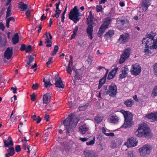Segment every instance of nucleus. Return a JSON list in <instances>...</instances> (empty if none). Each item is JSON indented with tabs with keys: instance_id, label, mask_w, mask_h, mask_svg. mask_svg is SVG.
I'll use <instances>...</instances> for the list:
<instances>
[{
	"instance_id": "1",
	"label": "nucleus",
	"mask_w": 157,
	"mask_h": 157,
	"mask_svg": "<svg viewBox=\"0 0 157 157\" xmlns=\"http://www.w3.org/2000/svg\"><path fill=\"white\" fill-rule=\"evenodd\" d=\"M79 119V117H76L71 113L69 115L68 117L63 121L67 135L71 132L72 129L75 128Z\"/></svg>"
},
{
	"instance_id": "39",
	"label": "nucleus",
	"mask_w": 157,
	"mask_h": 157,
	"mask_svg": "<svg viewBox=\"0 0 157 157\" xmlns=\"http://www.w3.org/2000/svg\"><path fill=\"white\" fill-rule=\"evenodd\" d=\"M43 82H44V86L46 88H48V87H50V86L52 85V84L51 83L50 81H45V78H44L43 79Z\"/></svg>"
},
{
	"instance_id": "42",
	"label": "nucleus",
	"mask_w": 157,
	"mask_h": 157,
	"mask_svg": "<svg viewBox=\"0 0 157 157\" xmlns=\"http://www.w3.org/2000/svg\"><path fill=\"white\" fill-rule=\"evenodd\" d=\"M88 103H87L85 105L81 106H79L78 108V109L80 111H83L87 109L88 108Z\"/></svg>"
},
{
	"instance_id": "20",
	"label": "nucleus",
	"mask_w": 157,
	"mask_h": 157,
	"mask_svg": "<svg viewBox=\"0 0 157 157\" xmlns=\"http://www.w3.org/2000/svg\"><path fill=\"white\" fill-rule=\"evenodd\" d=\"M56 86L59 88L64 89V84L63 83L61 78L59 77L58 78H56V82L55 83Z\"/></svg>"
},
{
	"instance_id": "44",
	"label": "nucleus",
	"mask_w": 157,
	"mask_h": 157,
	"mask_svg": "<svg viewBox=\"0 0 157 157\" xmlns=\"http://www.w3.org/2000/svg\"><path fill=\"white\" fill-rule=\"evenodd\" d=\"M75 79L76 80H81L82 78V76L79 75L78 72L77 71H75Z\"/></svg>"
},
{
	"instance_id": "33",
	"label": "nucleus",
	"mask_w": 157,
	"mask_h": 157,
	"mask_svg": "<svg viewBox=\"0 0 157 157\" xmlns=\"http://www.w3.org/2000/svg\"><path fill=\"white\" fill-rule=\"evenodd\" d=\"M103 117L101 116L98 115L97 116L94 118L95 121L98 124L101 122L102 121Z\"/></svg>"
},
{
	"instance_id": "18",
	"label": "nucleus",
	"mask_w": 157,
	"mask_h": 157,
	"mask_svg": "<svg viewBox=\"0 0 157 157\" xmlns=\"http://www.w3.org/2000/svg\"><path fill=\"white\" fill-rule=\"evenodd\" d=\"M151 0H143L141 6L143 11H146L151 4Z\"/></svg>"
},
{
	"instance_id": "36",
	"label": "nucleus",
	"mask_w": 157,
	"mask_h": 157,
	"mask_svg": "<svg viewBox=\"0 0 157 157\" xmlns=\"http://www.w3.org/2000/svg\"><path fill=\"white\" fill-rule=\"evenodd\" d=\"M132 102H133V100H128L126 101L124 104L127 107H129L132 106Z\"/></svg>"
},
{
	"instance_id": "43",
	"label": "nucleus",
	"mask_w": 157,
	"mask_h": 157,
	"mask_svg": "<svg viewBox=\"0 0 157 157\" xmlns=\"http://www.w3.org/2000/svg\"><path fill=\"white\" fill-rule=\"evenodd\" d=\"M94 62L95 60L94 57L92 56L89 55V64L91 65L94 63Z\"/></svg>"
},
{
	"instance_id": "53",
	"label": "nucleus",
	"mask_w": 157,
	"mask_h": 157,
	"mask_svg": "<svg viewBox=\"0 0 157 157\" xmlns=\"http://www.w3.org/2000/svg\"><path fill=\"white\" fill-rule=\"evenodd\" d=\"M89 157H98L94 152L89 151Z\"/></svg>"
},
{
	"instance_id": "9",
	"label": "nucleus",
	"mask_w": 157,
	"mask_h": 157,
	"mask_svg": "<svg viewBox=\"0 0 157 157\" xmlns=\"http://www.w3.org/2000/svg\"><path fill=\"white\" fill-rule=\"evenodd\" d=\"M132 67L130 71L132 74L136 76L139 75L141 71V68L139 64L138 63L133 64Z\"/></svg>"
},
{
	"instance_id": "11",
	"label": "nucleus",
	"mask_w": 157,
	"mask_h": 157,
	"mask_svg": "<svg viewBox=\"0 0 157 157\" xmlns=\"http://www.w3.org/2000/svg\"><path fill=\"white\" fill-rule=\"evenodd\" d=\"M117 89L116 85L114 83H112L109 87V89L108 90V94L111 97H114L117 92Z\"/></svg>"
},
{
	"instance_id": "2",
	"label": "nucleus",
	"mask_w": 157,
	"mask_h": 157,
	"mask_svg": "<svg viewBox=\"0 0 157 157\" xmlns=\"http://www.w3.org/2000/svg\"><path fill=\"white\" fill-rule=\"evenodd\" d=\"M136 134L138 137H145L152 136L150 128L146 123H143L141 124L136 132Z\"/></svg>"
},
{
	"instance_id": "27",
	"label": "nucleus",
	"mask_w": 157,
	"mask_h": 157,
	"mask_svg": "<svg viewBox=\"0 0 157 157\" xmlns=\"http://www.w3.org/2000/svg\"><path fill=\"white\" fill-rule=\"evenodd\" d=\"M108 90L107 86L104 85L103 87V88L101 89L100 92L103 95H107L108 94Z\"/></svg>"
},
{
	"instance_id": "63",
	"label": "nucleus",
	"mask_w": 157,
	"mask_h": 157,
	"mask_svg": "<svg viewBox=\"0 0 157 157\" xmlns=\"http://www.w3.org/2000/svg\"><path fill=\"white\" fill-rule=\"evenodd\" d=\"M6 20L7 21L9 22L11 21H12L13 22H14L15 21V19L13 17H10L7 18L6 19Z\"/></svg>"
},
{
	"instance_id": "41",
	"label": "nucleus",
	"mask_w": 157,
	"mask_h": 157,
	"mask_svg": "<svg viewBox=\"0 0 157 157\" xmlns=\"http://www.w3.org/2000/svg\"><path fill=\"white\" fill-rule=\"evenodd\" d=\"M59 50V47L58 45H56L54 46V48L53 51L52 52V56H54L57 52Z\"/></svg>"
},
{
	"instance_id": "12",
	"label": "nucleus",
	"mask_w": 157,
	"mask_h": 157,
	"mask_svg": "<svg viewBox=\"0 0 157 157\" xmlns=\"http://www.w3.org/2000/svg\"><path fill=\"white\" fill-rule=\"evenodd\" d=\"M131 49L130 48H127L124 50V52L121 55L119 59V62L122 63L124 62L126 59L128 58L130 54Z\"/></svg>"
},
{
	"instance_id": "28",
	"label": "nucleus",
	"mask_w": 157,
	"mask_h": 157,
	"mask_svg": "<svg viewBox=\"0 0 157 157\" xmlns=\"http://www.w3.org/2000/svg\"><path fill=\"white\" fill-rule=\"evenodd\" d=\"M7 152L9 156H13L14 154V148L13 147H9L7 150Z\"/></svg>"
},
{
	"instance_id": "58",
	"label": "nucleus",
	"mask_w": 157,
	"mask_h": 157,
	"mask_svg": "<svg viewBox=\"0 0 157 157\" xmlns=\"http://www.w3.org/2000/svg\"><path fill=\"white\" fill-rule=\"evenodd\" d=\"M15 149L16 152H19L21 150L20 146L19 145H16L15 146Z\"/></svg>"
},
{
	"instance_id": "29",
	"label": "nucleus",
	"mask_w": 157,
	"mask_h": 157,
	"mask_svg": "<svg viewBox=\"0 0 157 157\" xmlns=\"http://www.w3.org/2000/svg\"><path fill=\"white\" fill-rule=\"evenodd\" d=\"M29 61L26 63V66L29 65L30 66V64L34 61V57L33 55H30L28 57Z\"/></svg>"
},
{
	"instance_id": "13",
	"label": "nucleus",
	"mask_w": 157,
	"mask_h": 157,
	"mask_svg": "<svg viewBox=\"0 0 157 157\" xmlns=\"http://www.w3.org/2000/svg\"><path fill=\"white\" fill-rule=\"evenodd\" d=\"M63 146L62 147L63 148L64 150L66 151H69L71 150H72L74 148V146L75 145V144L71 141L68 142H63Z\"/></svg>"
},
{
	"instance_id": "35",
	"label": "nucleus",
	"mask_w": 157,
	"mask_h": 157,
	"mask_svg": "<svg viewBox=\"0 0 157 157\" xmlns=\"http://www.w3.org/2000/svg\"><path fill=\"white\" fill-rule=\"evenodd\" d=\"M79 130L82 134H84L87 130V128H85L84 125L81 126L79 127Z\"/></svg>"
},
{
	"instance_id": "52",
	"label": "nucleus",
	"mask_w": 157,
	"mask_h": 157,
	"mask_svg": "<svg viewBox=\"0 0 157 157\" xmlns=\"http://www.w3.org/2000/svg\"><path fill=\"white\" fill-rule=\"evenodd\" d=\"M78 44L80 47L83 46L85 45V43L82 40H80L78 41Z\"/></svg>"
},
{
	"instance_id": "57",
	"label": "nucleus",
	"mask_w": 157,
	"mask_h": 157,
	"mask_svg": "<svg viewBox=\"0 0 157 157\" xmlns=\"http://www.w3.org/2000/svg\"><path fill=\"white\" fill-rule=\"evenodd\" d=\"M26 15L27 18H30L31 15V12L29 10H28L26 12Z\"/></svg>"
},
{
	"instance_id": "59",
	"label": "nucleus",
	"mask_w": 157,
	"mask_h": 157,
	"mask_svg": "<svg viewBox=\"0 0 157 157\" xmlns=\"http://www.w3.org/2000/svg\"><path fill=\"white\" fill-rule=\"evenodd\" d=\"M70 60H69V63L68 64V66H70V65H72L73 64V57L71 56H70Z\"/></svg>"
},
{
	"instance_id": "25",
	"label": "nucleus",
	"mask_w": 157,
	"mask_h": 157,
	"mask_svg": "<svg viewBox=\"0 0 157 157\" xmlns=\"http://www.w3.org/2000/svg\"><path fill=\"white\" fill-rule=\"evenodd\" d=\"M19 37L17 33H16L12 38V43L14 44H16L19 41Z\"/></svg>"
},
{
	"instance_id": "6",
	"label": "nucleus",
	"mask_w": 157,
	"mask_h": 157,
	"mask_svg": "<svg viewBox=\"0 0 157 157\" xmlns=\"http://www.w3.org/2000/svg\"><path fill=\"white\" fill-rule=\"evenodd\" d=\"M129 24V21L127 19L118 18L117 21V25L118 28L122 30L126 28Z\"/></svg>"
},
{
	"instance_id": "32",
	"label": "nucleus",
	"mask_w": 157,
	"mask_h": 157,
	"mask_svg": "<svg viewBox=\"0 0 157 157\" xmlns=\"http://www.w3.org/2000/svg\"><path fill=\"white\" fill-rule=\"evenodd\" d=\"M52 129V127H50L44 131V134L45 137H48L49 136L50 132Z\"/></svg>"
},
{
	"instance_id": "19",
	"label": "nucleus",
	"mask_w": 157,
	"mask_h": 157,
	"mask_svg": "<svg viewBox=\"0 0 157 157\" xmlns=\"http://www.w3.org/2000/svg\"><path fill=\"white\" fill-rule=\"evenodd\" d=\"M61 2L60 0H59V1L58 3L56 4V10H55V14L52 15L53 17L58 18L59 17V14L61 13L62 10H59V6Z\"/></svg>"
},
{
	"instance_id": "37",
	"label": "nucleus",
	"mask_w": 157,
	"mask_h": 157,
	"mask_svg": "<svg viewBox=\"0 0 157 157\" xmlns=\"http://www.w3.org/2000/svg\"><path fill=\"white\" fill-rule=\"evenodd\" d=\"M10 5L11 4H10V5L8 6L7 9L6 16V18L12 15V13H10L11 10V9L10 8Z\"/></svg>"
},
{
	"instance_id": "31",
	"label": "nucleus",
	"mask_w": 157,
	"mask_h": 157,
	"mask_svg": "<svg viewBox=\"0 0 157 157\" xmlns=\"http://www.w3.org/2000/svg\"><path fill=\"white\" fill-rule=\"evenodd\" d=\"M106 80L105 78H102L100 80L98 87V89H100L101 87L105 83Z\"/></svg>"
},
{
	"instance_id": "51",
	"label": "nucleus",
	"mask_w": 157,
	"mask_h": 157,
	"mask_svg": "<svg viewBox=\"0 0 157 157\" xmlns=\"http://www.w3.org/2000/svg\"><path fill=\"white\" fill-rule=\"evenodd\" d=\"M152 94L155 96L157 95V86H155V88L153 89Z\"/></svg>"
},
{
	"instance_id": "48",
	"label": "nucleus",
	"mask_w": 157,
	"mask_h": 157,
	"mask_svg": "<svg viewBox=\"0 0 157 157\" xmlns=\"http://www.w3.org/2000/svg\"><path fill=\"white\" fill-rule=\"evenodd\" d=\"M96 11L97 12H102V7L101 5H99L97 6Z\"/></svg>"
},
{
	"instance_id": "21",
	"label": "nucleus",
	"mask_w": 157,
	"mask_h": 157,
	"mask_svg": "<svg viewBox=\"0 0 157 157\" xmlns=\"http://www.w3.org/2000/svg\"><path fill=\"white\" fill-rule=\"evenodd\" d=\"M51 96L49 93H47L43 96V103L47 104L50 101Z\"/></svg>"
},
{
	"instance_id": "34",
	"label": "nucleus",
	"mask_w": 157,
	"mask_h": 157,
	"mask_svg": "<svg viewBox=\"0 0 157 157\" xmlns=\"http://www.w3.org/2000/svg\"><path fill=\"white\" fill-rule=\"evenodd\" d=\"M32 118L33 120L36 121L37 124L39 123L41 120V118L39 116H37V117L36 115H33L32 116Z\"/></svg>"
},
{
	"instance_id": "61",
	"label": "nucleus",
	"mask_w": 157,
	"mask_h": 157,
	"mask_svg": "<svg viewBox=\"0 0 157 157\" xmlns=\"http://www.w3.org/2000/svg\"><path fill=\"white\" fill-rule=\"evenodd\" d=\"M154 72L155 74L157 75V63H156L154 66Z\"/></svg>"
},
{
	"instance_id": "3",
	"label": "nucleus",
	"mask_w": 157,
	"mask_h": 157,
	"mask_svg": "<svg viewBox=\"0 0 157 157\" xmlns=\"http://www.w3.org/2000/svg\"><path fill=\"white\" fill-rule=\"evenodd\" d=\"M121 112L123 114L124 117V123L123 126L124 128L130 127L134 124L132 121V115L129 111H125L124 110H121Z\"/></svg>"
},
{
	"instance_id": "55",
	"label": "nucleus",
	"mask_w": 157,
	"mask_h": 157,
	"mask_svg": "<svg viewBox=\"0 0 157 157\" xmlns=\"http://www.w3.org/2000/svg\"><path fill=\"white\" fill-rule=\"evenodd\" d=\"M30 96L31 97V100L32 101H34L36 99L35 93H33V94L30 95Z\"/></svg>"
},
{
	"instance_id": "38",
	"label": "nucleus",
	"mask_w": 157,
	"mask_h": 157,
	"mask_svg": "<svg viewBox=\"0 0 157 157\" xmlns=\"http://www.w3.org/2000/svg\"><path fill=\"white\" fill-rule=\"evenodd\" d=\"M114 34V31L113 30H109L107 32L105 35V37H112Z\"/></svg>"
},
{
	"instance_id": "8",
	"label": "nucleus",
	"mask_w": 157,
	"mask_h": 157,
	"mask_svg": "<svg viewBox=\"0 0 157 157\" xmlns=\"http://www.w3.org/2000/svg\"><path fill=\"white\" fill-rule=\"evenodd\" d=\"M151 149V146L146 144L139 148V151L141 155L144 156L150 153Z\"/></svg>"
},
{
	"instance_id": "49",
	"label": "nucleus",
	"mask_w": 157,
	"mask_h": 157,
	"mask_svg": "<svg viewBox=\"0 0 157 157\" xmlns=\"http://www.w3.org/2000/svg\"><path fill=\"white\" fill-rule=\"evenodd\" d=\"M66 71H67L68 73L70 74H71L72 72V69L70 66H66Z\"/></svg>"
},
{
	"instance_id": "5",
	"label": "nucleus",
	"mask_w": 157,
	"mask_h": 157,
	"mask_svg": "<svg viewBox=\"0 0 157 157\" xmlns=\"http://www.w3.org/2000/svg\"><path fill=\"white\" fill-rule=\"evenodd\" d=\"M111 20V18L110 17L105 18L104 22L101 25L98 33V36L99 37H101L106 29L108 28Z\"/></svg>"
},
{
	"instance_id": "4",
	"label": "nucleus",
	"mask_w": 157,
	"mask_h": 157,
	"mask_svg": "<svg viewBox=\"0 0 157 157\" xmlns=\"http://www.w3.org/2000/svg\"><path fill=\"white\" fill-rule=\"evenodd\" d=\"M77 7V6H75L71 10L69 14V18L75 23L78 21L81 18V15Z\"/></svg>"
},
{
	"instance_id": "24",
	"label": "nucleus",
	"mask_w": 157,
	"mask_h": 157,
	"mask_svg": "<svg viewBox=\"0 0 157 157\" xmlns=\"http://www.w3.org/2000/svg\"><path fill=\"white\" fill-rule=\"evenodd\" d=\"M118 120L119 118L117 116L113 115L112 116L108 119V120L109 122L113 123H115L118 122Z\"/></svg>"
},
{
	"instance_id": "30",
	"label": "nucleus",
	"mask_w": 157,
	"mask_h": 157,
	"mask_svg": "<svg viewBox=\"0 0 157 157\" xmlns=\"http://www.w3.org/2000/svg\"><path fill=\"white\" fill-rule=\"evenodd\" d=\"M93 28V26L92 24L89 25V37L91 39H92L93 38L92 36Z\"/></svg>"
},
{
	"instance_id": "46",
	"label": "nucleus",
	"mask_w": 157,
	"mask_h": 157,
	"mask_svg": "<svg viewBox=\"0 0 157 157\" xmlns=\"http://www.w3.org/2000/svg\"><path fill=\"white\" fill-rule=\"evenodd\" d=\"M46 40V42L47 43H49L50 42V44H47L46 45V46L48 47H50L52 45V40H50L49 39L48 37L46 38V39L45 40Z\"/></svg>"
},
{
	"instance_id": "50",
	"label": "nucleus",
	"mask_w": 157,
	"mask_h": 157,
	"mask_svg": "<svg viewBox=\"0 0 157 157\" xmlns=\"http://www.w3.org/2000/svg\"><path fill=\"white\" fill-rule=\"evenodd\" d=\"M32 49V46L30 45H28L27 47H26L25 51L26 53H28L31 51Z\"/></svg>"
},
{
	"instance_id": "7",
	"label": "nucleus",
	"mask_w": 157,
	"mask_h": 157,
	"mask_svg": "<svg viewBox=\"0 0 157 157\" xmlns=\"http://www.w3.org/2000/svg\"><path fill=\"white\" fill-rule=\"evenodd\" d=\"M147 39L144 38L142 40V43H144L146 44L145 48L144 49V52L146 53V54H151V52L149 50V48H150V46L152 44L153 41L155 40V39H152L148 38Z\"/></svg>"
},
{
	"instance_id": "23",
	"label": "nucleus",
	"mask_w": 157,
	"mask_h": 157,
	"mask_svg": "<svg viewBox=\"0 0 157 157\" xmlns=\"http://www.w3.org/2000/svg\"><path fill=\"white\" fill-rule=\"evenodd\" d=\"M10 138V139H8L7 140H3L4 147H9L10 146H13V141L12 138Z\"/></svg>"
},
{
	"instance_id": "56",
	"label": "nucleus",
	"mask_w": 157,
	"mask_h": 157,
	"mask_svg": "<svg viewBox=\"0 0 157 157\" xmlns=\"http://www.w3.org/2000/svg\"><path fill=\"white\" fill-rule=\"evenodd\" d=\"M25 48L26 46L24 44H23L21 45L20 50L21 51H25V50H26Z\"/></svg>"
},
{
	"instance_id": "54",
	"label": "nucleus",
	"mask_w": 157,
	"mask_h": 157,
	"mask_svg": "<svg viewBox=\"0 0 157 157\" xmlns=\"http://www.w3.org/2000/svg\"><path fill=\"white\" fill-rule=\"evenodd\" d=\"M39 85L37 83H36L32 86V88L34 90H36L39 87Z\"/></svg>"
},
{
	"instance_id": "14",
	"label": "nucleus",
	"mask_w": 157,
	"mask_h": 157,
	"mask_svg": "<svg viewBox=\"0 0 157 157\" xmlns=\"http://www.w3.org/2000/svg\"><path fill=\"white\" fill-rule=\"evenodd\" d=\"M122 141L119 138H117L112 140L110 142V147L113 149L117 148L121 144Z\"/></svg>"
},
{
	"instance_id": "17",
	"label": "nucleus",
	"mask_w": 157,
	"mask_h": 157,
	"mask_svg": "<svg viewBox=\"0 0 157 157\" xmlns=\"http://www.w3.org/2000/svg\"><path fill=\"white\" fill-rule=\"evenodd\" d=\"M13 55V49L8 47L4 52V56L7 59H10Z\"/></svg>"
},
{
	"instance_id": "47",
	"label": "nucleus",
	"mask_w": 157,
	"mask_h": 157,
	"mask_svg": "<svg viewBox=\"0 0 157 157\" xmlns=\"http://www.w3.org/2000/svg\"><path fill=\"white\" fill-rule=\"evenodd\" d=\"M128 71V69L127 67H123L122 68V73L125 75L127 74Z\"/></svg>"
},
{
	"instance_id": "45",
	"label": "nucleus",
	"mask_w": 157,
	"mask_h": 157,
	"mask_svg": "<svg viewBox=\"0 0 157 157\" xmlns=\"http://www.w3.org/2000/svg\"><path fill=\"white\" fill-rule=\"evenodd\" d=\"M118 69V67L115 68L114 69L112 70L109 73L113 75L114 76Z\"/></svg>"
},
{
	"instance_id": "15",
	"label": "nucleus",
	"mask_w": 157,
	"mask_h": 157,
	"mask_svg": "<svg viewBox=\"0 0 157 157\" xmlns=\"http://www.w3.org/2000/svg\"><path fill=\"white\" fill-rule=\"evenodd\" d=\"M129 38V34L128 33H124L120 35L118 40V42L120 44H125L128 41Z\"/></svg>"
},
{
	"instance_id": "40",
	"label": "nucleus",
	"mask_w": 157,
	"mask_h": 157,
	"mask_svg": "<svg viewBox=\"0 0 157 157\" xmlns=\"http://www.w3.org/2000/svg\"><path fill=\"white\" fill-rule=\"evenodd\" d=\"M153 44L151 46H150V49H156L157 48V40L156 39L154 41H153Z\"/></svg>"
},
{
	"instance_id": "60",
	"label": "nucleus",
	"mask_w": 157,
	"mask_h": 157,
	"mask_svg": "<svg viewBox=\"0 0 157 157\" xmlns=\"http://www.w3.org/2000/svg\"><path fill=\"white\" fill-rule=\"evenodd\" d=\"M21 138V141H22V143H23V144H25L26 145H28V144L27 142V141L28 140H26V138H24V139H22Z\"/></svg>"
},
{
	"instance_id": "22",
	"label": "nucleus",
	"mask_w": 157,
	"mask_h": 157,
	"mask_svg": "<svg viewBox=\"0 0 157 157\" xmlns=\"http://www.w3.org/2000/svg\"><path fill=\"white\" fill-rule=\"evenodd\" d=\"M94 14H93L91 11L90 12L89 18L90 20L89 21V25L94 24L95 21L97 20V19L94 18Z\"/></svg>"
},
{
	"instance_id": "26",
	"label": "nucleus",
	"mask_w": 157,
	"mask_h": 157,
	"mask_svg": "<svg viewBox=\"0 0 157 157\" xmlns=\"http://www.w3.org/2000/svg\"><path fill=\"white\" fill-rule=\"evenodd\" d=\"M19 8L22 9V11H24L25 10H26L28 8V5L25 4L23 2H21L19 4Z\"/></svg>"
},
{
	"instance_id": "62",
	"label": "nucleus",
	"mask_w": 157,
	"mask_h": 157,
	"mask_svg": "<svg viewBox=\"0 0 157 157\" xmlns=\"http://www.w3.org/2000/svg\"><path fill=\"white\" fill-rule=\"evenodd\" d=\"M105 135L108 136L113 137L114 136V134L113 132H108V133H105Z\"/></svg>"
},
{
	"instance_id": "16",
	"label": "nucleus",
	"mask_w": 157,
	"mask_h": 157,
	"mask_svg": "<svg viewBox=\"0 0 157 157\" xmlns=\"http://www.w3.org/2000/svg\"><path fill=\"white\" fill-rule=\"evenodd\" d=\"M145 117L150 120L151 122H154L157 120V113H151L146 115Z\"/></svg>"
},
{
	"instance_id": "64",
	"label": "nucleus",
	"mask_w": 157,
	"mask_h": 157,
	"mask_svg": "<svg viewBox=\"0 0 157 157\" xmlns=\"http://www.w3.org/2000/svg\"><path fill=\"white\" fill-rule=\"evenodd\" d=\"M5 26L1 22L0 23V29L2 31H3L5 29Z\"/></svg>"
},
{
	"instance_id": "10",
	"label": "nucleus",
	"mask_w": 157,
	"mask_h": 157,
	"mask_svg": "<svg viewBox=\"0 0 157 157\" xmlns=\"http://www.w3.org/2000/svg\"><path fill=\"white\" fill-rule=\"evenodd\" d=\"M138 143V140L136 138H128L124 145L128 147H133L136 146Z\"/></svg>"
}]
</instances>
